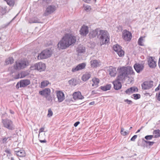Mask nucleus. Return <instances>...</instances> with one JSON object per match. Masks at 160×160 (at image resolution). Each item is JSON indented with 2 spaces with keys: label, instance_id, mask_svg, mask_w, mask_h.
Wrapping results in <instances>:
<instances>
[{
  "label": "nucleus",
  "instance_id": "nucleus-61",
  "mask_svg": "<svg viewBox=\"0 0 160 160\" xmlns=\"http://www.w3.org/2000/svg\"><path fill=\"white\" fill-rule=\"evenodd\" d=\"M141 129H138V130L137 131V132H136V133H138V132H140V131Z\"/></svg>",
  "mask_w": 160,
  "mask_h": 160
},
{
  "label": "nucleus",
  "instance_id": "nucleus-38",
  "mask_svg": "<svg viewBox=\"0 0 160 160\" xmlns=\"http://www.w3.org/2000/svg\"><path fill=\"white\" fill-rule=\"evenodd\" d=\"M10 139V137H8L7 138L3 137L2 139V141L3 143H6Z\"/></svg>",
  "mask_w": 160,
  "mask_h": 160
},
{
  "label": "nucleus",
  "instance_id": "nucleus-55",
  "mask_svg": "<svg viewBox=\"0 0 160 160\" xmlns=\"http://www.w3.org/2000/svg\"><path fill=\"white\" fill-rule=\"evenodd\" d=\"M16 87L17 89H18L19 88V87H20V82H18L17 83V84L16 86Z\"/></svg>",
  "mask_w": 160,
  "mask_h": 160
},
{
  "label": "nucleus",
  "instance_id": "nucleus-53",
  "mask_svg": "<svg viewBox=\"0 0 160 160\" xmlns=\"http://www.w3.org/2000/svg\"><path fill=\"white\" fill-rule=\"evenodd\" d=\"M80 123V122L78 121L76 122L74 124V126L75 127H76Z\"/></svg>",
  "mask_w": 160,
  "mask_h": 160
},
{
  "label": "nucleus",
  "instance_id": "nucleus-63",
  "mask_svg": "<svg viewBox=\"0 0 160 160\" xmlns=\"http://www.w3.org/2000/svg\"><path fill=\"white\" fill-rule=\"evenodd\" d=\"M18 149H17V151H19L20 150H21V149H20V148H17Z\"/></svg>",
  "mask_w": 160,
  "mask_h": 160
},
{
  "label": "nucleus",
  "instance_id": "nucleus-24",
  "mask_svg": "<svg viewBox=\"0 0 160 160\" xmlns=\"http://www.w3.org/2000/svg\"><path fill=\"white\" fill-rule=\"evenodd\" d=\"M109 74L111 77H115L116 75V69L112 67H110L108 69Z\"/></svg>",
  "mask_w": 160,
  "mask_h": 160
},
{
  "label": "nucleus",
  "instance_id": "nucleus-5",
  "mask_svg": "<svg viewBox=\"0 0 160 160\" xmlns=\"http://www.w3.org/2000/svg\"><path fill=\"white\" fill-rule=\"evenodd\" d=\"M122 38L125 41H129L132 38V34L127 30H124L122 32Z\"/></svg>",
  "mask_w": 160,
  "mask_h": 160
},
{
  "label": "nucleus",
  "instance_id": "nucleus-27",
  "mask_svg": "<svg viewBox=\"0 0 160 160\" xmlns=\"http://www.w3.org/2000/svg\"><path fill=\"white\" fill-rule=\"evenodd\" d=\"M29 22L30 23H40L41 22L38 18L35 17L30 19L29 21Z\"/></svg>",
  "mask_w": 160,
  "mask_h": 160
},
{
  "label": "nucleus",
  "instance_id": "nucleus-40",
  "mask_svg": "<svg viewBox=\"0 0 160 160\" xmlns=\"http://www.w3.org/2000/svg\"><path fill=\"white\" fill-rule=\"evenodd\" d=\"M124 131V129L122 128H121V134L123 136H125L129 133V132H128L126 131Z\"/></svg>",
  "mask_w": 160,
  "mask_h": 160
},
{
  "label": "nucleus",
  "instance_id": "nucleus-17",
  "mask_svg": "<svg viewBox=\"0 0 160 160\" xmlns=\"http://www.w3.org/2000/svg\"><path fill=\"white\" fill-rule=\"evenodd\" d=\"M30 84V81L28 79L22 80L20 81V87H25Z\"/></svg>",
  "mask_w": 160,
  "mask_h": 160
},
{
  "label": "nucleus",
  "instance_id": "nucleus-20",
  "mask_svg": "<svg viewBox=\"0 0 160 160\" xmlns=\"http://www.w3.org/2000/svg\"><path fill=\"white\" fill-rule=\"evenodd\" d=\"M86 48L85 47L82 45H80L76 49L78 55H81L82 53H84L85 52Z\"/></svg>",
  "mask_w": 160,
  "mask_h": 160
},
{
  "label": "nucleus",
  "instance_id": "nucleus-35",
  "mask_svg": "<svg viewBox=\"0 0 160 160\" xmlns=\"http://www.w3.org/2000/svg\"><path fill=\"white\" fill-rule=\"evenodd\" d=\"M7 7H2L1 8V12L2 13L1 16V18H2V16L3 15L7 13V9H6Z\"/></svg>",
  "mask_w": 160,
  "mask_h": 160
},
{
  "label": "nucleus",
  "instance_id": "nucleus-54",
  "mask_svg": "<svg viewBox=\"0 0 160 160\" xmlns=\"http://www.w3.org/2000/svg\"><path fill=\"white\" fill-rule=\"evenodd\" d=\"M160 89V84L159 85L158 87H157L155 89V91H157Z\"/></svg>",
  "mask_w": 160,
  "mask_h": 160
},
{
  "label": "nucleus",
  "instance_id": "nucleus-25",
  "mask_svg": "<svg viewBox=\"0 0 160 160\" xmlns=\"http://www.w3.org/2000/svg\"><path fill=\"white\" fill-rule=\"evenodd\" d=\"M91 64L92 67H97L100 65V62L99 61L94 60L91 61Z\"/></svg>",
  "mask_w": 160,
  "mask_h": 160
},
{
  "label": "nucleus",
  "instance_id": "nucleus-60",
  "mask_svg": "<svg viewBox=\"0 0 160 160\" xmlns=\"http://www.w3.org/2000/svg\"><path fill=\"white\" fill-rule=\"evenodd\" d=\"M10 112L12 114H14V112L11 110H10Z\"/></svg>",
  "mask_w": 160,
  "mask_h": 160
},
{
  "label": "nucleus",
  "instance_id": "nucleus-37",
  "mask_svg": "<svg viewBox=\"0 0 160 160\" xmlns=\"http://www.w3.org/2000/svg\"><path fill=\"white\" fill-rule=\"evenodd\" d=\"M41 4L44 6L49 4L52 1V0H42Z\"/></svg>",
  "mask_w": 160,
  "mask_h": 160
},
{
  "label": "nucleus",
  "instance_id": "nucleus-21",
  "mask_svg": "<svg viewBox=\"0 0 160 160\" xmlns=\"http://www.w3.org/2000/svg\"><path fill=\"white\" fill-rule=\"evenodd\" d=\"M51 91L49 88H46L42 91L39 92V93L41 95L44 96L45 97L47 95L50 94Z\"/></svg>",
  "mask_w": 160,
  "mask_h": 160
},
{
  "label": "nucleus",
  "instance_id": "nucleus-15",
  "mask_svg": "<svg viewBox=\"0 0 160 160\" xmlns=\"http://www.w3.org/2000/svg\"><path fill=\"white\" fill-rule=\"evenodd\" d=\"M99 29L97 28L95 30H91L89 33V36L90 38H95L96 36L98 38Z\"/></svg>",
  "mask_w": 160,
  "mask_h": 160
},
{
  "label": "nucleus",
  "instance_id": "nucleus-11",
  "mask_svg": "<svg viewBox=\"0 0 160 160\" xmlns=\"http://www.w3.org/2000/svg\"><path fill=\"white\" fill-rule=\"evenodd\" d=\"M86 66V64L84 63H80L76 67L73 68L72 69V72H75L84 69Z\"/></svg>",
  "mask_w": 160,
  "mask_h": 160
},
{
  "label": "nucleus",
  "instance_id": "nucleus-32",
  "mask_svg": "<svg viewBox=\"0 0 160 160\" xmlns=\"http://www.w3.org/2000/svg\"><path fill=\"white\" fill-rule=\"evenodd\" d=\"M14 59L12 57H10L6 60L5 63L6 64H11L13 62Z\"/></svg>",
  "mask_w": 160,
  "mask_h": 160
},
{
  "label": "nucleus",
  "instance_id": "nucleus-10",
  "mask_svg": "<svg viewBox=\"0 0 160 160\" xmlns=\"http://www.w3.org/2000/svg\"><path fill=\"white\" fill-rule=\"evenodd\" d=\"M26 66V62H25L21 61L16 62L14 68L15 69H21L25 68Z\"/></svg>",
  "mask_w": 160,
  "mask_h": 160
},
{
  "label": "nucleus",
  "instance_id": "nucleus-42",
  "mask_svg": "<svg viewBox=\"0 0 160 160\" xmlns=\"http://www.w3.org/2000/svg\"><path fill=\"white\" fill-rule=\"evenodd\" d=\"M143 41V38L142 37H140L138 39V43L139 45L141 46H142L143 44L142 43V41Z\"/></svg>",
  "mask_w": 160,
  "mask_h": 160
},
{
  "label": "nucleus",
  "instance_id": "nucleus-36",
  "mask_svg": "<svg viewBox=\"0 0 160 160\" xmlns=\"http://www.w3.org/2000/svg\"><path fill=\"white\" fill-rule=\"evenodd\" d=\"M49 84V82L47 80L42 82L41 83V88H43L46 87Z\"/></svg>",
  "mask_w": 160,
  "mask_h": 160
},
{
  "label": "nucleus",
  "instance_id": "nucleus-47",
  "mask_svg": "<svg viewBox=\"0 0 160 160\" xmlns=\"http://www.w3.org/2000/svg\"><path fill=\"white\" fill-rule=\"evenodd\" d=\"M48 116L49 117L52 116V115L53 112L50 108L48 109Z\"/></svg>",
  "mask_w": 160,
  "mask_h": 160
},
{
  "label": "nucleus",
  "instance_id": "nucleus-7",
  "mask_svg": "<svg viewBox=\"0 0 160 160\" xmlns=\"http://www.w3.org/2000/svg\"><path fill=\"white\" fill-rule=\"evenodd\" d=\"M153 82L152 81L144 82L142 84V89L146 90L152 88L153 86Z\"/></svg>",
  "mask_w": 160,
  "mask_h": 160
},
{
  "label": "nucleus",
  "instance_id": "nucleus-43",
  "mask_svg": "<svg viewBox=\"0 0 160 160\" xmlns=\"http://www.w3.org/2000/svg\"><path fill=\"white\" fill-rule=\"evenodd\" d=\"M132 96L134 98V99L135 100L138 99L140 98L141 96L139 94H133Z\"/></svg>",
  "mask_w": 160,
  "mask_h": 160
},
{
  "label": "nucleus",
  "instance_id": "nucleus-48",
  "mask_svg": "<svg viewBox=\"0 0 160 160\" xmlns=\"http://www.w3.org/2000/svg\"><path fill=\"white\" fill-rule=\"evenodd\" d=\"M125 102H126L128 104H131L132 103V102L130 100H129L128 99H125L124 100Z\"/></svg>",
  "mask_w": 160,
  "mask_h": 160
},
{
  "label": "nucleus",
  "instance_id": "nucleus-30",
  "mask_svg": "<svg viewBox=\"0 0 160 160\" xmlns=\"http://www.w3.org/2000/svg\"><path fill=\"white\" fill-rule=\"evenodd\" d=\"M44 52L43 51L38 55V59H42L47 58Z\"/></svg>",
  "mask_w": 160,
  "mask_h": 160
},
{
  "label": "nucleus",
  "instance_id": "nucleus-62",
  "mask_svg": "<svg viewBox=\"0 0 160 160\" xmlns=\"http://www.w3.org/2000/svg\"><path fill=\"white\" fill-rule=\"evenodd\" d=\"M90 1V0H86V2L88 3Z\"/></svg>",
  "mask_w": 160,
  "mask_h": 160
},
{
  "label": "nucleus",
  "instance_id": "nucleus-14",
  "mask_svg": "<svg viewBox=\"0 0 160 160\" xmlns=\"http://www.w3.org/2000/svg\"><path fill=\"white\" fill-rule=\"evenodd\" d=\"M80 34L82 36H86L88 32V27L87 26L83 25L80 30Z\"/></svg>",
  "mask_w": 160,
  "mask_h": 160
},
{
  "label": "nucleus",
  "instance_id": "nucleus-2",
  "mask_svg": "<svg viewBox=\"0 0 160 160\" xmlns=\"http://www.w3.org/2000/svg\"><path fill=\"white\" fill-rule=\"evenodd\" d=\"M135 72L132 67L129 66L123 67L120 68L117 77V80L119 81H125L129 75H134Z\"/></svg>",
  "mask_w": 160,
  "mask_h": 160
},
{
  "label": "nucleus",
  "instance_id": "nucleus-9",
  "mask_svg": "<svg viewBox=\"0 0 160 160\" xmlns=\"http://www.w3.org/2000/svg\"><path fill=\"white\" fill-rule=\"evenodd\" d=\"M56 10L55 7L54 5H49L46 8L43 13L44 16H47L53 13Z\"/></svg>",
  "mask_w": 160,
  "mask_h": 160
},
{
  "label": "nucleus",
  "instance_id": "nucleus-44",
  "mask_svg": "<svg viewBox=\"0 0 160 160\" xmlns=\"http://www.w3.org/2000/svg\"><path fill=\"white\" fill-rule=\"evenodd\" d=\"M153 135H147L145 136L144 138L147 140H150L152 139L153 138Z\"/></svg>",
  "mask_w": 160,
  "mask_h": 160
},
{
  "label": "nucleus",
  "instance_id": "nucleus-33",
  "mask_svg": "<svg viewBox=\"0 0 160 160\" xmlns=\"http://www.w3.org/2000/svg\"><path fill=\"white\" fill-rule=\"evenodd\" d=\"M5 1L7 4L10 7L14 6L15 3V0H4Z\"/></svg>",
  "mask_w": 160,
  "mask_h": 160
},
{
  "label": "nucleus",
  "instance_id": "nucleus-59",
  "mask_svg": "<svg viewBox=\"0 0 160 160\" xmlns=\"http://www.w3.org/2000/svg\"><path fill=\"white\" fill-rule=\"evenodd\" d=\"M158 66H159V68H160V58H159V59Z\"/></svg>",
  "mask_w": 160,
  "mask_h": 160
},
{
  "label": "nucleus",
  "instance_id": "nucleus-51",
  "mask_svg": "<svg viewBox=\"0 0 160 160\" xmlns=\"http://www.w3.org/2000/svg\"><path fill=\"white\" fill-rule=\"evenodd\" d=\"M137 137V135H134L131 139V140L132 141H134Z\"/></svg>",
  "mask_w": 160,
  "mask_h": 160
},
{
  "label": "nucleus",
  "instance_id": "nucleus-22",
  "mask_svg": "<svg viewBox=\"0 0 160 160\" xmlns=\"http://www.w3.org/2000/svg\"><path fill=\"white\" fill-rule=\"evenodd\" d=\"M138 88L136 87H132L127 89L125 91V93L128 94L133 93L135 92H138Z\"/></svg>",
  "mask_w": 160,
  "mask_h": 160
},
{
  "label": "nucleus",
  "instance_id": "nucleus-46",
  "mask_svg": "<svg viewBox=\"0 0 160 160\" xmlns=\"http://www.w3.org/2000/svg\"><path fill=\"white\" fill-rule=\"evenodd\" d=\"M155 97L158 100L160 101V91L158 92L157 93Z\"/></svg>",
  "mask_w": 160,
  "mask_h": 160
},
{
  "label": "nucleus",
  "instance_id": "nucleus-13",
  "mask_svg": "<svg viewBox=\"0 0 160 160\" xmlns=\"http://www.w3.org/2000/svg\"><path fill=\"white\" fill-rule=\"evenodd\" d=\"M18 148H15L14 149V154L17 156L21 157H24L26 156V153L25 151L23 150H20L19 151H17Z\"/></svg>",
  "mask_w": 160,
  "mask_h": 160
},
{
  "label": "nucleus",
  "instance_id": "nucleus-8",
  "mask_svg": "<svg viewBox=\"0 0 160 160\" xmlns=\"http://www.w3.org/2000/svg\"><path fill=\"white\" fill-rule=\"evenodd\" d=\"M113 49L118 54L119 57H122L124 55V51L121 49V46L116 44L113 46Z\"/></svg>",
  "mask_w": 160,
  "mask_h": 160
},
{
  "label": "nucleus",
  "instance_id": "nucleus-6",
  "mask_svg": "<svg viewBox=\"0 0 160 160\" xmlns=\"http://www.w3.org/2000/svg\"><path fill=\"white\" fill-rule=\"evenodd\" d=\"M33 67L35 69L37 70L39 72L43 71L46 68L45 64L42 62L35 64Z\"/></svg>",
  "mask_w": 160,
  "mask_h": 160
},
{
  "label": "nucleus",
  "instance_id": "nucleus-56",
  "mask_svg": "<svg viewBox=\"0 0 160 160\" xmlns=\"http://www.w3.org/2000/svg\"><path fill=\"white\" fill-rule=\"evenodd\" d=\"M40 142L41 143H45L46 142V140L44 139V140H39Z\"/></svg>",
  "mask_w": 160,
  "mask_h": 160
},
{
  "label": "nucleus",
  "instance_id": "nucleus-52",
  "mask_svg": "<svg viewBox=\"0 0 160 160\" xmlns=\"http://www.w3.org/2000/svg\"><path fill=\"white\" fill-rule=\"evenodd\" d=\"M5 152L6 153L9 154V156H10L11 153V151H10V150L8 149H6V150H5Z\"/></svg>",
  "mask_w": 160,
  "mask_h": 160
},
{
  "label": "nucleus",
  "instance_id": "nucleus-31",
  "mask_svg": "<svg viewBox=\"0 0 160 160\" xmlns=\"http://www.w3.org/2000/svg\"><path fill=\"white\" fill-rule=\"evenodd\" d=\"M43 51L44 52V53L45 54L47 58L50 57L52 54L51 50L46 49L44 50H43Z\"/></svg>",
  "mask_w": 160,
  "mask_h": 160
},
{
  "label": "nucleus",
  "instance_id": "nucleus-1",
  "mask_svg": "<svg viewBox=\"0 0 160 160\" xmlns=\"http://www.w3.org/2000/svg\"><path fill=\"white\" fill-rule=\"evenodd\" d=\"M75 37L71 34H66L58 45L59 49H64L75 42Z\"/></svg>",
  "mask_w": 160,
  "mask_h": 160
},
{
  "label": "nucleus",
  "instance_id": "nucleus-28",
  "mask_svg": "<svg viewBox=\"0 0 160 160\" xmlns=\"http://www.w3.org/2000/svg\"><path fill=\"white\" fill-rule=\"evenodd\" d=\"M111 88V84H107L104 86H102L100 87L99 88L103 91H107L110 89Z\"/></svg>",
  "mask_w": 160,
  "mask_h": 160
},
{
  "label": "nucleus",
  "instance_id": "nucleus-41",
  "mask_svg": "<svg viewBox=\"0 0 160 160\" xmlns=\"http://www.w3.org/2000/svg\"><path fill=\"white\" fill-rule=\"evenodd\" d=\"M142 141L143 142H144L148 144V145L149 146H152L154 143V142H153L148 141H146V140H144L143 139H142Z\"/></svg>",
  "mask_w": 160,
  "mask_h": 160
},
{
  "label": "nucleus",
  "instance_id": "nucleus-4",
  "mask_svg": "<svg viewBox=\"0 0 160 160\" xmlns=\"http://www.w3.org/2000/svg\"><path fill=\"white\" fill-rule=\"evenodd\" d=\"M2 119V122L4 127L10 130L14 129V125L11 120L8 119Z\"/></svg>",
  "mask_w": 160,
  "mask_h": 160
},
{
  "label": "nucleus",
  "instance_id": "nucleus-3",
  "mask_svg": "<svg viewBox=\"0 0 160 160\" xmlns=\"http://www.w3.org/2000/svg\"><path fill=\"white\" fill-rule=\"evenodd\" d=\"M98 38L102 42V44H106L109 40V36L108 32L106 31L99 29Z\"/></svg>",
  "mask_w": 160,
  "mask_h": 160
},
{
  "label": "nucleus",
  "instance_id": "nucleus-26",
  "mask_svg": "<svg viewBox=\"0 0 160 160\" xmlns=\"http://www.w3.org/2000/svg\"><path fill=\"white\" fill-rule=\"evenodd\" d=\"M92 81L93 83L92 86L95 88H97L98 86V84L99 83V79L96 78H94L92 79Z\"/></svg>",
  "mask_w": 160,
  "mask_h": 160
},
{
  "label": "nucleus",
  "instance_id": "nucleus-57",
  "mask_svg": "<svg viewBox=\"0 0 160 160\" xmlns=\"http://www.w3.org/2000/svg\"><path fill=\"white\" fill-rule=\"evenodd\" d=\"M6 115H7L6 113H4V114H2V117H1L2 118V119H4V117L5 116H6Z\"/></svg>",
  "mask_w": 160,
  "mask_h": 160
},
{
  "label": "nucleus",
  "instance_id": "nucleus-39",
  "mask_svg": "<svg viewBox=\"0 0 160 160\" xmlns=\"http://www.w3.org/2000/svg\"><path fill=\"white\" fill-rule=\"evenodd\" d=\"M23 73L22 72H21V77L20 76V74L19 73H18V74L15 75L14 78L16 79H18L19 78H23L25 77V75L22 76Z\"/></svg>",
  "mask_w": 160,
  "mask_h": 160
},
{
  "label": "nucleus",
  "instance_id": "nucleus-29",
  "mask_svg": "<svg viewBox=\"0 0 160 160\" xmlns=\"http://www.w3.org/2000/svg\"><path fill=\"white\" fill-rule=\"evenodd\" d=\"M91 75L89 73H86L84 74L82 78V80L83 81H86L91 77Z\"/></svg>",
  "mask_w": 160,
  "mask_h": 160
},
{
  "label": "nucleus",
  "instance_id": "nucleus-64",
  "mask_svg": "<svg viewBox=\"0 0 160 160\" xmlns=\"http://www.w3.org/2000/svg\"><path fill=\"white\" fill-rule=\"evenodd\" d=\"M11 160H14V158H13L12 157L11 158Z\"/></svg>",
  "mask_w": 160,
  "mask_h": 160
},
{
  "label": "nucleus",
  "instance_id": "nucleus-50",
  "mask_svg": "<svg viewBox=\"0 0 160 160\" xmlns=\"http://www.w3.org/2000/svg\"><path fill=\"white\" fill-rule=\"evenodd\" d=\"M74 79H72L69 81L68 82L71 85H73V84H74L73 82H74Z\"/></svg>",
  "mask_w": 160,
  "mask_h": 160
},
{
  "label": "nucleus",
  "instance_id": "nucleus-12",
  "mask_svg": "<svg viewBox=\"0 0 160 160\" xmlns=\"http://www.w3.org/2000/svg\"><path fill=\"white\" fill-rule=\"evenodd\" d=\"M144 66L142 64L136 63L134 65V68L136 71L138 73L140 72L143 69Z\"/></svg>",
  "mask_w": 160,
  "mask_h": 160
},
{
  "label": "nucleus",
  "instance_id": "nucleus-34",
  "mask_svg": "<svg viewBox=\"0 0 160 160\" xmlns=\"http://www.w3.org/2000/svg\"><path fill=\"white\" fill-rule=\"evenodd\" d=\"M153 134H155L154 138H157L160 137V130L157 129L154 130Z\"/></svg>",
  "mask_w": 160,
  "mask_h": 160
},
{
  "label": "nucleus",
  "instance_id": "nucleus-23",
  "mask_svg": "<svg viewBox=\"0 0 160 160\" xmlns=\"http://www.w3.org/2000/svg\"><path fill=\"white\" fill-rule=\"evenodd\" d=\"M119 81H115L113 82L114 85V88L115 90H119L122 87V84Z\"/></svg>",
  "mask_w": 160,
  "mask_h": 160
},
{
  "label": "nucleus",
  "instance_id": "nucleus-16",
  "mask_svg": "<svg viewBox=\"0 0 160 160\" xmlns=\"http://www.w3.org/2000/svg\"><path fill=\"white\" fill-rule=\"evenodd\" d=\"M57 97L58 98V101L59 102H62L64 99V95L63 93L61 91L57 92Z\"/></svg>",
  "mask_w": 160,
  "mask_h": 160
},
{
  "label": "nucleus",
  "instance_id": "nucleus-58",
  "mask_svg": "<svg viewBox=\"0 0 160 160\" xmlns=\"http://www.w3.org/2000/svg\"><path fill=\"white\" fill-rule=\"evenodd\" d=\"M95 104V102L93 101V102H90L89 103V105H93Z\"/></svg>",
  "mask_w": 160,
  "mask_h": 160
},
{
  "label": "nucleus",
  "instance_id": "nucleus-18",
  "mask_svg": "<svg viewBox=\"0 0 160 160\" xmlns=\"http://www.w3.org/2000/svg\"><path fill=\"white\" fill-rule=\"evenodd\" d=\"M73 98L75 100L78 99H82L84 98V97L82 96L80 92H74L73 94Z\"/></svg>",
  "mask_w": 160,
  "mask_h": 160
},
{
  "label": "nucleus",
  "instance_id": "nucleus-19",
  "mask_svg": "<svg viewBox=\"0 0 160 160\" xmlns=\"http://www.w3.org/2000/svg\"><path fill=\"white\" fill-rule=\"evenodd\" d=\"M148 62V65L151 68H154L156 66V62L154 60L152 57H151L149 58Z\"/></svg>",
  "mask_w": 160,
  "mask_h": 160
},
{
  "label": "nucleus",
  "instance_id": "nucleus-49",
  "mask_svg": "<svg viewBox=\"0 0 160 160\" xmlns=\"http://www.w3.org/2000/svg\"><path fill=\"white\" fill-rule=\"evenodd\" d=\"M44 128H45L44 127H42L39 129V134L38 135V137L39 138L40 137V133L41 132H42L44 130Z\"/></svg>",
  "mask_w": 160,
  "mask_h": 160
},
{
  "label": "nucleus",
  "instance_id": "nucleus-45",
  "mask_svg": "<svg viewBox=\"0 0 160 160\" xmlns=\"http://www.w3.org/2000/svg\"><path fill=\"white\" fill-rule=\"evenodd\" d=\"M47 100L50 102H52V98L51 97L50 94L46 95L45 96Z\"/></svg>",
  "mask_w": 160,
  "mask_h": 160
}]
</instances>
